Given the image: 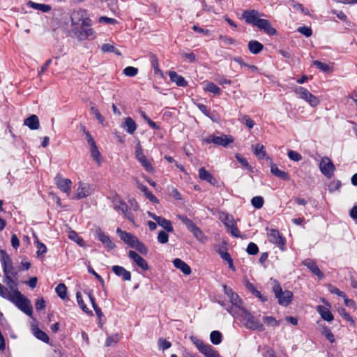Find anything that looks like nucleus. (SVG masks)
<instances>
[{"label": "nucleus", "instance_id": "f257e3e1", "mask_svg": "<svg viewBox=\"0 0 357 357\" xmlns=\"http://www.w3.org/2000/svg\"><path fill=\"white\" fill-rule=\"evenodd\" d=\"M71 31L74 36L80 41L94 38L96 32L91 28L92 21L85 9L75 10L70 16Z\"/></svg>", "mask_w": 357, "mask_h": 357}, {"label": "nucleus", "instance_id": "f03ea898", "mask_svg": "<svg viewBox=\"0 0 357 357\" xmlns=\"http://www.w3.org/2000/svg\"><path fill=\"white\" fill-rule=\"evenodd\" d=\"M223 289L225 294L230 300L231 306L226 307L224 303H221V305L225 307L227 311L234 317L241 311V309H245L243 307L242 301L239 296L226 284L223 285Z\"/></svg>", "mask_w": 357, "mask_h": 357}, {"label": "nucleus", "instance_id": "7ed1b4c3", "mask_svg": "<svg viewBox=\"0 0 357 357\" xmlns=\"http://www.w3.org/2000/svg\"><path fill=\"white\" fill-rule=\"evenodd\" d=\"M22 312L29 316L32 314V306L30 301L26 298L18 290L13 291V294H10L8 298Z\"/></svg>", "mask_w": 357, "mask_h": 357}, {"label": "nucleus", "instance_id": "20e7f679", "mask_svg": "<svg viewBox=\"0 0 357 357\" xmlns=\"http://www.w3.org/2000/svg\"><path fill=\"white\" fill-rule=\"evenodd\" d=\"M235 317H241L247 328L251 330H258L259 331H263L264 330V325L261 324L258 320H257L245 309H241V311Z\"/></svg>", "mask_w": 357, "mask_h": 357}, {"label": "nucleus", "instance_id": "39448f33", "mask_svg": "<svg viewBox=\"0 0 357 357\" xmlns=\"http://www.w3.org/2000/svg\"><path fill=\"white\" fill-rule=\"evenodd\" d=\"M273 291L278 301V303L280 305L287 306L291 303L293 298V293L289 290L283 291L281 286L276 281L274 282Z\"/></svg>", "mask_w": 357, "mask_h": 357}, {"label": "nucleus", "instance_id": "423d86ee", "mask_svg": "<svg viewBox=\"0 0 357 357\" xmlns=\"http://www.w3.org/2000/svg\"><path fill=\"white\" fill-rule=\"evenodd\" d=\"M294 91L300 98L306 101L313 107H317L320 103L319 98L304 87L296 86Z\"/></svg>", "mask_w": 357, "mask_h": 357}, {"label": "nucleus", "instance_id": "0eeeda50", "mask_svg": "<svg viewBox=\"0 0 357 357\" xmlns=\"http://www.w3.org/2000/svg\"><path fill=\"white\" fill-rule=\"evenodd\" d=\"M1 253V262L3 266V271L5 275H12L16 277L17 271L13 266V261L6 252L3 250H0Z\"/></svg>", "mask_w": 357, "mask_h": 357}, {"label": "nucleus", "instance_id": "6e6552de", "mask_svg": "<svg viewBox=\"0 0 357 357\" xmlns=\"http://www.w3.org/2000/svg\"><path fill=\"white\" fill-rule=\"evenodd\" d=\"M319 168L321 173L328 178H331L334 173L335 166L331 160L327 157L321 158Z\"/></svg>", "mask_w": 357, "mask_h": 357}, {"label": "nucleus", "instance_id": "1a4fd4ad", "mask_svg": "<svg viewBox=\"0 0 357 357\" xmlns=\"http://www.w3.org/2000/svg\"><path fill=\"white\" fill-rule=\"evenodd\" d=\"M96 237L103 244L107 250H113L116 245L111 240L110 237L102 231L100 227L95 230Z\"/></svg>", "mask_w": 357, "mask_h": 357}, {"label": "nucleus", "instance_id": "9d476101", "mask_svg": "<svg viewBox=\"0 0 357 357\" xmlns=\"http://www.w3.org/2000/svg\"><path fill=\"white\" fill-rule=\"evenodd\" d=\"M233 141L234 139L231 137H228L227 135H210L206 139V142L208 144L213 143L215 144L222 146L224 147L227 146L229 144L231 143Z\"/></svg>", "mask_w": 357, "mask_h": 357}, {"label": "nucleus", "instance_id": "9b49d317", "mask_svg": "<svg viewBox=\"0 0 357 357\" xmlns=\"http://www.w3.org/2000/svg\"><path fill=\"white\" fill-rule=\"evenodd\" d=\"M93 193L92 187L83 182H79L78 188L75 194V198L77 199H83Z\"/></svg>", "mask_w": 357, "mask_h": 357}, {"label": "nucleus", "instance_id": "f8f14e48", "mask_svg": "<svg viewBox=\"0 0 357 357\" xmlns=\"http://www.w3.org/2000/svg\"><path fill=\"white\" fill-rule=\"evenodd\" d=\"M114 209L121 211L125 217L131 222H134L132 213L128 210V205L126 202L120 199H116L114 201Z\"/></svg>", "mask_w": 357, "mask_h": 357}, {"label": "nucleus", "instance_id": "ddd939ff", "mask_svg": "<svg viewBox=\"0 0 357 357\" xmlns=\"http://www.w3.org/2000/svg\"><path fill=\"white\" fill-rule=\"evenodd\" d=\"M262 15L256 10H245L243 13V17L248 24H251L256 26L257 21L260 20V17Z\"/></svg>", "mask_w": 357, "mask_h": 357}, {"label": "nucleus", "instance_id": "4468645a", "mask_svg": "<svg viewBox=\"0 0 357 357\" xmlns=\"http://www.w3.org/2000/svg\"><path fill=\"white\" fill-rule=\"evenodd\" d=\"M148 214L149 217L152 218L160 227L164 228L167 231L173 232L174 228L172 225V222L169 220L161 216H158L151 212H149Z\"/></svg>", "mask_w": 357, "mask_h": 357}, {"label": "nucleus", "instance_id": "2eb2a0df", "mask_svg": "<svg viewBox=\"0 0 357 357\" xmlns=\"http://www.w3.org/2000/svg\"><path fill=\"white\" fill-rule=\"evenodd\" d=\"M116 232L119 235L121 239L124 243L130 245L131 248H133V246H135V244L137 243L138 240V238L135 236L132 235L130 233L123 231L119 228L116 229Z\"/></svg>", "mask_w": 357, "mask_h": 357}, {"label": "nucleus", "instance_id": "dca6fc26", "mask_svg": "<svg viewBox=\"0 0 357 357\" xmlns=\"http://www.w3.org/2000/svg\"><path fill=\"white\" fill-rule=\"evenodd\" d=\"M55 183L61 190L67 193V195H69L72 184V182L70 179L56 176L55 177Z\"/></svg>", "mask_w": 357, "mask_h": 357}, {"label": "nucleus", "instance_id": "f3484780", "mask_svg": "<svg viewBox=\"0 0 357 357\" xmlns=\"http://www.w3.org/2000/svg\"><path fill=\"white\" fill-rule=\"evenodd\" d=\"M128 256L142 269L147 271L149 267L146 260L133 250H130Z\"/></svg>", "mask_w": 357, "mask_h": 357}, {"label": "nucleus", "instance_id": "a211bd4d", "mask_svg": "<svg viewBox=\"0 0 357 357\" xmlns=\"http://www.w3.org/2000/svg\"><path fill=\"white\" fill-rule=\"evenodd\" d=\"M267 236L268 239L271 243L277 244L278 245H284V241L280 236V234L278 230L270 229L267 233Z\"/></svg>", "mask_w": 357, "mask_h": 357}, {"label": "nucleus", "instance_id": "6ab92c4d", "mask_svg": "<svg viewBox=\"0 0 357 357\" xmlns=\"http://www.w3.org/2000/svg\"><path fill=\"white\" fill-rule=\"evenodd\" d=\"M256 26L264 30L266 33L271 36L276 33V30L272 27L271 23L267 20L261 19L258 20Z\"/></svg>", "mask_w": 357, "mask_h": 357}, {"label": "nucleus", "instance_id": "aec40b11", "mask_svg": "<svg viewBox=\"0 0 357 357\" xmlns=\"http://www.w3.org/2000/svg\"><path fill=\"white\" fill-rule=\"evenodd\" d=\"M199 178L201 180L206 181L213 185H216L217 181L213 176L208 172L204 167H201L199 169Z\"/></svg>", "mask_w": 357, "mask_h": 357}, {"label": "nucleus", "instance_id": "412c9836", "mask_svg": "<svg viewBox=\"0 0 357 357\" xmlns=\"http://www.w3.org/2000/svg\"><path fill=\"white\" fill-rule=\"evenodd\" d=\"M303 264L307 266L314 275H316L319 279L324 277L322 272L319 270L316 263L311 259H305Z\"/></svg>", "mask_w": 357, "mask_h": 357}, {"label": "nucleus", "instance_id": "4be33fe9", "mask_svg": "<svg viewBox=\"0 0 357 357\" xmlns=\"http://www.w3.org/2000/svg\"><path fill=\"white\" fill-rule=\"evenodd\" d=\"M121 127L128 133L133 134L137 129V124L130 117H126L124 119V121L122 123Z\"/></svg>", "mask_w": 357, "mask_h": 357}, {"label": "nucleus", "instance_id": "5701e85b", "mask_svg": "<svg viewBox=\"0 0 357 357\" xmlns=\"http://www.w3.org/2000/svg\"><path fill=\"white\" fill-rule=\"evenodd\" d=\"M24 124L31 130H37L40 127L39 119L36 114H32L26 118L24 121Z\"/></svg>", "mask_w": 357, "mask_h": 357}, {"label": "nucleus", "instance_id": "b1692460", "mask_svg": "<svg viewBox=\"0 0 357 357\" xmlns=\"http://www.w3.org/2000/svg\"><path fill=\"white\" fill-rule=\"evenodd\" d=\"M112 271L116 275L122 277L124 280L129 281L131 279L130 272L126 270L123 266H114Z\"/></svg>", "mask_w": 357, "mask_h": 357}, {"label": "nucleus", "instance_id": "393cba45", "mask_svg": "<svg viewBox=\"0 0 357 357\" xmlns=\"http://www.w3.org/2000/svg\"><path fill=\"white\" fill-rule=\"evenodd\" d=\"M174 266L180 269L185 275H190L192 272L190 267L180 259H175L173 261Z\"/></svg>", "mask_w": 357, "mask_h": 357}, {"label": "nucleus", "instance_id": "a878e982", "mask_svg": "<svg viewBox=\"0 0 357 357\" xmlns=\"http://www.w3.org/2000/svg\"><path fill=\"white\" fill-rule=\"evenodd\" d=\"M316 310L319 313L323 319L327 321H331L333 320V315L326 307L322 305H317L316 307Z\"/></svg>", "mask_w": 357, "mask_h": 357}, {"label": "nucleus", "instance_id": "bb28decb", "mask_svg": "<svg viewBox=\"0 0 357 357\" xmlns=\"http://www.w3.org/2000/svg\"><path fill=\"white\" fill-rule=\"evenodd\" d=\"M169 75L172 82H175L179 86H185L187 85V82L181 76L177 74L175 71H169Z\"/></svg>", "mask_w": 357, "mask_h": 357}, {"label": "nucleus", "instance_id": "cd10ccee", "mask_svg": "<svg viewBox=\"0 0 357 357\" xmlns=\"http://www.w3.org/2000/svg\"><path fill=\"white\" fill-rule=\"evenodd\" d=\"M271 172L275 176H277L282 180H284V181L290 180V177H289V174L287 172L280 170L275 164L271 165Z\"/></svg>", "mask_w": 357, "mask_h": 357}, {"label": "nucleus", "instance_id": "c85d7f7f", "mask_svg": "<svg viewBox=\"0 0 357 357\" xmlns=\"http://www.w3.org/2000/svg\"><path fill=\"white\" fill-rule=\"evenodd\" d=\"M26 5L30 8L40 10L43 13H48L52 9V8L50 5L38 3L33 2L31 1H29L27 2Z\"/></svg>", "mask_w": 357, "mask_h": 357}, {"label": "nucleus", "instance_id": "c756f323", "mask_svg": "<svg viewBox=\"0 0 357 357\" xmlns=\"http://www.w3.org/2000/svg\"><path fill=\"white\" fill-rule=\"evenodd\" d=\"M137 186L139 190H141L144 193V195L149 200H151L153 202H158V200L156 198V197L155 195H153L151 191L149 190L148 188L146 185H144L137 181Z\"/></svg>", "mask_w": 357, "mask_h": 357}, {"label": "nucleus", "instance_id": "7c9ffc66", "mask_svg": "<svg viewBox=\"0 0 357 357\" xmlns=\"http://www.w3.org/2000/svg\"><path fill=\"white\" fill-rule=\"evenodd\" d=\"M263 45L257 40H251L248 43V49L254 54L259 53L263 50Z\"/></svg>", "mask_w": 357, "mask_h": 357}, {"label": "nucleus", "instance_id": "2f4dec72", "mask_svg": "<svg viewBox=\"0 0 357 357\" xmlns=\"http://www.w3.org/2000/svg\"><path fill=\"white\" fill-rule=\"evenodd\" d=\"M245 287L246 288L256 297L259 298L261 301H266V298H264L261 294L255 288L253 284L250 282L249 281H247L245 282Z\"/></svg>", "mask_w": 357, "mask_h": 357}, {"label": "nucleus", "instance_id": "473e14b6", "mask_svg": "<svg viewBox=\"0 0 357 357\" xmlns=\"http://www.w3.org/2000/svg\"><path fill=\"white\" fill-rule=\"evenodd\" d=\"M33 333L35 335V337H37L38 340L45 343H47L49 342V337L45 332H43L40 329L38 328H33Z\"/></svg>", "mask_w": 357, "mask_h": 357}, {"label": "nucleus", "instance_id": "72a5a7b5", "mask_svg": "<svg viewBox=\"0 0 357 357\" xmlns=\"http://www.w3.org/2000/svg\"><path fill=\"white\" fill-rule=\"evenodd\" d=\"M191 232L195 238L199 242L205 243L206 241V236L199 227H196Z\"/></svg>", "mask_w": 357, "mask_h": 357}, {"label": "nucleus", "instance_id": "f704fd0d", "mask_svg": "<svg viewBox=\"0 0 357 357\" xmlns=\"http://www.w3.org/2000/svg\"><path fill=\"white\" fill-rule=\"evenodd\" d=\"M90 151H91V157L93 158L94 160H96L97 162V163L98 165H100L101 162V154L99 152L96 144L94 146H90Z\"/></svg>", "mask_w": 357, "mask_h": 357}, {"label": "nucleus", "instance_id": "c9c22d12", "mask_svg": "<svg viewBox=\"0 0 357 357\" xmlns=\"http://www.w3.org/2000/svg\"><path fill=\"white\" fill-rule=\"evenodd\" d=\"M76 298H77L78 305H79V307L82 308V310L84 312L88 313V314H92V312L89 310V308L86 307V305L84 303V301H83L82 296V294L80 291H77L76 293Z\"/></svg>", "mask_w": 357, "mask_h": 357}, {"label": "nucleus", "instance_id": "e433bc0d", "mask_svg": "<svg viewBox=\"0 0 357 357\" xmlns=\"http://www.w3.org/2000/svg\"><path fill=\"white\" fill-rule=\"evenodd\" d=\"M55 291L57 294V295L61 298L65 299L67 296V287L66 286L63 284L60 283L58 284V286L56 287Z\"/></svg>", "mask_w": 357, "mask_h": 357}, {"label": "nucleus", "instance_id": "4c0bfd02", "mask_svg": "<svg viewBox=\"0 0 357 357\" xmlns=\"http://www.w3.org/2000/svg\"><path fill=\"white\" fill-rule=\"evenodd\" d=\"M178 218L179 220L186 226V227L192 231L194 228H195L197 226L193 223V222L184 215H178Z\"/></svg>", "mask_w": 357, "mask_h": 357}, {"label": "nucleus", "instance_id": "58836bf2", "mask_svg": "<svg viewBox=\"0 0 357 357\" xmlns=\"http://www.w3.org/2000/svg\"><path fill=\"white\" fill-rule=\"evenodd\" d=\"M204 89L216 95L221 93V89L213 82L206 83Z\"/></svg>", "mask_w": 357, "mask_h": 357}, {"label": "nucleus", "instance_id": "ea45409f", "mask_svg": "<svg viewBox=\"0 0 357 357\" xmlns=\"http://www.w3.org/2000/svg\"><path fill=\"white\" fill-rule=\"evenodd\" d=\"M68 238L77 243L80 246H84L83 239L74 231H70Z\"/></svg>", "mask_w": 357, "mask_h": 357}, {"label": "nucleus", "instance_id": "a19ab883", "mask_svg": "<svg viewBox=\"0 0 357 357\" xmlns=\"http://www.w3.org/2000/svg\"><path fill=\"white\" fill-rule=\"evenodd\" d=\"M218 253L224 260L227 261V263L229 264V267L232 270H235L233 264V260L230 255L227 252L223 250H220Z\"/></svg>", "mask_w": 357, "mask_h": 357}, {"label": "nucleus", "instance_id": "79ce46f5", "mask_svg": "<svg viewBox=\"0 0 357 357\" xmlns=\"http://www.w3.org/2000/svg\"><path fill=\"white\" fill-rule=\"evenodd\" d=\"M210 339L213 344H219L222 341V335L218 331H213L211 333Z\"/></svg>", "mask_w": 357, "mask_h": 357}, {"label": "nucleus", "instance_id": "37998d69", "mask_svg": "<svg viewBox=\"0 0 357 357\" xmlns=\"http://www.w3.org/2000/svg\"><path fill=\"white\" fill-rule=\"evenodd\" d=\"M251 203L255 208L259 209V208H262V206L264 205V198L261 196L254 197L251 200Z\"/></svg>", "mask_w": 357, "mask_h": 357}, {"label": "nucleus", "instance_id": "c03bdc74", "mask_svg": "<svg viewBox=\"0 0 357 357\" xmlns=\"http://www.w3.org/2000/svg\"><path fill=\"white\" fill-rule=\"evenodd\" d=\"M254 153L259 158H264L266 155L264 146L259 144H256L254 147Z\"/></svg>", "mask_w": 357, "mask_h": 357}, {"label": "nucleus", "instance_id": "a18cd8bd", "mask_svg": "<svg viewBox=\"0 0 357 357\" xmlns=\"http://www.w3.org/2000/svg\"><path fill=\"white\" fill-rule=\"evenodd\" d=\"M313 65L316 66L317 68L324 73H328L331 70V67L329 65L322 63L319 61H314Z\"/></svg>", "mask_w": 357, "mask_h": 357}, {"label": "nucleus", "instance_id": "49530a36", "mask_svg": "<svg viewBox=\"0 0 357 357\" xmlns=\"http://www.w3.org/2000/svg\"><path fill=\"white\" fill-rule=\"evenodd\" d=\"M143 167L149 172H153V167L151 162L146 159V156L138 160Z\"/></svg>", "mask_w": 357, "mask_h": 357}, {"label": "nucleus", "instance_id": "de8ad7c7", "mask_svg": "<svg viewBox=\"0 0 357 357\" xmlns=\"http://www.w3.org/2000/svg\"><path fill=\"white\" fill-rule=\"evenodd\" d=\"M138 73V69L135 67L128 66L123 70V74L128 77H135Z\"/></svg>", "mask_w": 357, "mask_h": 357}, {"label": "nucleus", "instance_id": "09e8293b", "mask_svg": "<svg viewBox=\"0 0 357 357\" xmlns=\"http://www.w3.org/2000/svg\"><path fill=\"white\" fill-rule=\"evenodd\" d=\"M263 321L266 324L270 326H279L280 324L278 321L271 316L264 317Z\"/></svg>", "mask_w": 357, "mask_h": 357}, {"label": "nucleus", "instance_id": "8fccbe9b", "mask_svg": "<svg viewBox=\"0 0 357 357\" xmlns=\"http://www.w3.org/2000/svg\"><path fill=\"white\" fill-rule=\"evenodd\" d=\"M37 245V255L38 257H40L43 255L47 252V248L46 246L41 242H40L38 239L36 241Z\"/></svg>", "mask_w": 357, "mask_h": 357}, {"label": "nucleus", "instance_id": "3c124183", "mask_svg": "<svg viewBox=\"0 0 357 357\" xmlns=\"http://www.w3.org/2000/svg\"><path fill=\"white\" fill-rule=\"evenodd\" d=\"M241 121L250 129H252L255 126L254 121L247 115H243L241 119Z\"/></svg>", "mask_w": 357, "mask_h": 357}, {"label": "nucleus", "instance_id": "603ef678", "mask_svg": "<svg viewBox=\"0 0 357 357\" xmlns=\"http://www.w3.org/2000/svg\"><path fill=\"white\" fill-rule=\"evenodd\" d=\"M132 248H135L137 250H138L140 253L143 255H146L148 252V249L145 246V245L137 240V243L135 244V246H133Z\"/></svg>", "mask_w": 357, "mask_h": 357}, {"label": "nucleus", "instance_id": "864d4df0", "mask_svg": "<svg viewBox=\"0 0 357 357\" xmlns=\"http://www.w3.org/2000/svg\"><path fill=\"white\" fill-rule=\"evenodd\" d=\"M287 155L291 160L298 162L301 160L302 156L300 153H297L295 151L290 150L287 153Z\"/></svg>", "mask_w": 357, "mask_h": 357}, {"label": "nucleus", "instance_id": "5fc2aeb1", "mask_svg": "<svg viewBox=\"0 0 357 357\" xmlns=\"http://www.w3.org/2000/svg\"><path fill=\"white\" fill-rule=\"evenodd\" d=\"M82 130H83L84 133L85 134V138H86V140L87 141V143L89 144V145L90 146L96 145V144L93 137L91 136L90 132L86 130V128L84 126H82Z\"/></svg>", "mask_w": 357, "mask_h": 357}, {"label": "nucleus", "instance_id": "6e6d98bb", "mask_svg": "<svg viewBox=\"0 0 357 357\" xmlns=\"http://www.w3.org/2000/svg\"><path fill=\"white\" fill-rule=\"evenodd\" d=\"M321 333L327 338V340L328 341H330L331 342H333L335 341V337H334L333 334L332 333L331 330L329 328H328L327 327L323 328Z\"/></svg>", "mask_w": 357, "mask_h": 357}, {"label": "nucleus", "instance_id": "4d7b16f0", "mask_svg": "<svg viewBox=\"0 0 357 357\" xmlns=\"http://www.w3.org/2000/svg\"><path fill=\"white\" fill-rule=\"evenodd\" d=\"M157 238L159 243L164 244L168 242L169 236L165 231H160Z\"/></svg>", "mask_w": 357, "mask_h": 357}, {"label": "nucleus", "instance_id": "13d9d810", "mask_svg": "<svg viewBox=\"0 0 357 357\" xmlns=\"http://www.w3.org/2000/svg\"><path fill=\"white\" fill-rule=\"evenodd\" d=\"M298 31L306 37H310L312 34V30L308 26H300Z\"/></svg>", "mask_w": 357, "mask_h": 357}, {"label": "nucleus", "instance_id": "bf43d9fd", "mask_svg": "<svg viewBox=\"0 0 357 357\" xmlns=\"http://www.w3.org/2000/svg\"><path fill=\"white\" fill-rule=\"evenodd\" d=\"M259 251L257 245L254 243H250L247 247V252L248 254L254 255Z\"/></svg>", "mask_w": 357, "mask_h": 357}, {"label": "nucleus", "instance_id": "052dcab7", "mask_svg": "<svg viewBox=\"0 0 357 357\" xmlns=\"http://www.w3.org/2000/svg\"><path fill=\"white\" fill-rule=\"evenodd\" d=\"M98 22L100 23H106V24H116L118 23V22L115 19L107 17L105 16L100 17L98 19Z\"/></svg>", "mask_w": 357, "mask_h": 357}, {"label": "nucleus", "instance_id": "680f3d73", "mask_svg": "<svg viewBox=\"0 0 357 357\" xmlns=\"http://www.w3.org/2000/svg\"><path fill=\"white\" fill-rule=\"evenodd\" d=\"M119 340V335L117 334L109 336L107 338L105 342L106 347H110L112 343H116Z\"/></svg>", "mask_w": 357, "mask_h": 357}, {"label": "nucleus", "instance_id": "e2e57ef3", "mask_svg": "<svg viewBox=\"0 0 357 357\" xmlns=\"http://www.w3.org/2000/svg\"><path fill=\"white\" fill-rule=\"evenodd\" d=\"M140 115L146 121L148 124L153 128H158V126L155 122H153L152 120H151L145 114L144 112L140 111Z\"/></svg>", "mask_w": 357, "mask_h": 357}, {"label": "nucleus", "instance_id": "0e129e2a", "mask_svg": "<svg viewBox=\"0 0 357 357\" xmlns=\"http://www.w3.org/2000/svg\"><path fill=\"white\" fill-rule=\"evenodd\" d=\"M159 347L162 350H165L171 347V343L166 340L160 339L158 342Z\"/></svg>", "mask_w": 357, "mask_h": 357}, {"label": "nucleus", "instance_id": "69168bd1", "mask_svg": "<svg viewBox=\"0 0 357 357\" xmlns=\"http://www.w3.org/2000/svg\"><path fill=\"white\" fill-rule=\"evenodd\" d=\"M219 38L220 40H222L225 45H233L234 43H235V40L230 38V37H227L226 36H222V35H220L219 36Z\"/></svg>", "mask_w": 357, "mask_h": 357}, {"label": "nucleus", "instance_id": "338daca9", "mask_svg": "<svg viewBox=\"0 0 357 357\" xmlns=\"http://www.w3.org/2000/svg\"><path fill=\"white\" fill-rule=\"evenodd\" d=\"M329 291L332 293V294H337V296H340V297H342V298H345V294L343 291H340V289H338L337 288L333 287V286H330L329 287Z\"/></svg>", "mask_w": 357, "mask_h": 357}, {"label": "nucleus", "instance_id": "774afa93", "mask_svg": "<svg viewBox=\"0 0 357 357\" xmlns=\"http://www.w3.org/2000/svg\"><path fill=\"white\" fill-rule=\"evenodd\" d=\"M91 112L96 116V117L98 120V121L100 123H102L104 121V117L101 115L100 112L95 107H91Z\"/></svg>", "mask_w": 357, "mask_h": 357}]
</instances>
